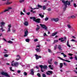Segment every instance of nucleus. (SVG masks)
<instances>
[{"label":"nucleus","instance_id":"nucleus-1","mask_svg":"<svg viewBox=\"0 0 77 77\" xmlns=\"http://www.w3.org/2000/svg\"><path fill=\"white\" fill-rule=\"evenodd\" d=\"M73 0H72L71 1L68 2V1H65L64 0H63L62 1V3H63L64 5L63 7H64L63 8L64 11L66 10V8H67V5L68 6L70 5V2H73Z\"/></svg>","mask_w":77,"mask_h":77},{"label":"nucleus","instance_id":"nucleus-2","mask_svg":"<svg viewBox=\"0 0 77 77\" xmlns=\"http://www.w3.org/2000/svg\"><path fill=\"white\" fill-rule=\"evenodd\" d=\"M39 66L40 68H41V71L42 72H44V71H43V69H47V66H43L42 65H39Z\"/></svg>","mask_w":77,"mask_h":77},{"label":"nucleus","instance_id":"nucleus-3","mask_svg":"<svg viewBox=\"0 0 77 77\" xmlns=\"http://www.w3.org/2000/svg\"><path fill=\"white\" fill-rule=\"evenodd\" d=\"M14 61H12L11 63V66H18L19 63L18 62H14Z\"/></svg>","mask_w":77,"mask_h":77},{"label":"nucleus","instance_id":"nucleus-4","mask_svg":"<svg viewBox=\"0 0 77 77\" xmlns=\"http://www.w3.org/2000/svg\"><path fill=\"white\" fill-rule=\"evenodd\" d=\"M1 74H2V75H5V76H6V77H10V76L7 73L5 72H1Z\"/></svg>","mask_w":77,"mask_h":77},{"label":"nucleus","instance_id":"nucleus-5","mask_svg":"<svg viewBox=\"0 0 77 77\" xmlns=\"http://www.w3.org/2000/svg\"><path fill=\"white\" fill-rule=\"evenodd\" d=\"M57 58H59L60 60H63V61H65V62H71V61H70L67 60H65L59 57H58Z\"/></svg>","mask_w":77,"mask_h":77},{"label":"nucleus","instance_id":"nucleus-6","mask_svg":"<svg viewBox=\"0 0 77 77\" xmlns=\"http://www.w3.org/2000/svg\"><path fill=\"white\" fill-rule=\"evenodd\" d=\"M40 26H41V27H42V28L45 29V30H47V27L45 25L40 24Z\"/></svg>","mask_w":77,"mask_h":77},{"label":"nucleus","instance_id":"nucleus-7","mask_svg":"<svg viewBox=\"0 0 77 77\" xmlns=\"http://www.w3.org/2000/svg\"><path fill=\"white\" fill-rule=\"evenodd\" d=\"M28 32L27 30V29H25V32H24L25 35H24V36L25 37H26V36H27L28 35Z\"/></svg>","mask_w":77,"mask_h":77},{"label":"nucleus","instance_id":"nucleus-8","mask_svg":"<svg viewBox=\"0 0 77 77\" xmlns=\"http://www.w3.org/2000/svg\"><path fill=\"white\" fill-rule=\"evenodd\" d=\"M5 24L6 23H5L3 22H0V24L1 25H0V26L1 27H3L2 26H5Z\"/></svg>","mask_w":77,"mask_h":77},{"label":"nucleus","instance_id":"nucleus-9","mask_svg":"<svg viewBox=\"0 0 77 77\" xmlns=\"http://www.w3.org/2000/svg\"><path fill=\"white\" fill-rule=\"evenodd\" d=\"M35 58L36 59V60H38V59H39V58H41V56H39L38 55L35 54Z\"/></svg>","mask_w":77,"mask_h":77},{"label":"nucleus","instance_id":"nucleus-10","mask_svg":"<svg viewBox=\"0 0 77 77\" xmlns=\"http://www.w3.org/2000/svg\"><path fill=\"white\" fill-rule=\"evenodd\" d=\"M20 59H21V57H20V55H17V58L16 60H20Z\"/></svg>","mask_w":77,"mask_h":77},{"label":"nucleus","instance_id":"nucleus-11","mask_svg":"<svg viewBox=\"0 0 77 77\" xmlns=\"http://www.w3.org/2000/svg\"><path fill=\"white\" fill-rule=\"evenodd\" d=\"M30 19H32L33 21H35L36 19V18L34 17H30Z\"/></svg>","mask_w":77,"mask_h":77},{"label":"nucleus","instance_id":"nucleus-12","mask_svg":"<svg viewBox=\"0 0 77 77\" xmlns=\"http://www.w3.org/2000/svg\"><path fill=\"white\" fill-rule=\"evenodd\" d=\"M63 39V38L62 37L61 38H59V41H60V40H61L60 41H61V42H63V41H65L64 39L62 40Z\"/></svg>","mask_w":77,"mask_h":77},{"label":"nucleus","instance_id":"nucleus-13","mask_svg":"<svg viewBox=\"0 0 77 77\" xmlns=\"http://www.w3.org/2000/svg\"><path fill=\"white\" fill-rule=\"evenodd\" d=\"M58 20H59V19L57 18L56 19H51L52 21H58Z\"/></svg>","mask_w":77,"mask_h":77},{"label":"nucleus","instance_id":"nucleus-14","mask_svg":"<svg viewBox=\"0 0 77 77\" xmlns=\"http://www.w3.org/2000/svg\"><path fill=\"white\" fill-rule=\"evenodd\" d=\"M40 20H41V19H36L35 22H36L37 23H39L40 22Z\"/></svg>","mask_w":77,"mask_h":77},{"label":"nucleus","instance_id":"nucleus-15","mask_svg":"<svg viewBox=\"0 0 77 77\" xmlns=\"http://www.w3.org/2000/svg\"><path fill=\"white\" fill-rule=\"evenodd\" d=\"M31 73L32 75H34V72H33V69H31Z\"/></svg>","mask_w":77,"mask_h":77},{"label":"nucleus","instance_id":"nucleus-16","mask_svg":"<svg viewBox=\"0 0 77 77\" xmlns=\"http://www.w3.org/2000/svg\"><path fill=\"white\" fill-rule=\"evenodd\" d=\"M52 60H53L52 59H51L48 60V63H49V64H51V62H52Z\"/></svg>","mask_w":77,"mask_h":77},{"label":"nucleus","instance_id":"nucleus-17","mask_svg":"<svg viewBox=\"0 0 77 77\" xmlns=\"http://www.w3.org/2000/svg\"><path fill=\"white\" fill-rule=\"evenodd\" d=\"M24 25V26H28V25L29 24V23L27 22H25L23 24Z\"/></svg>","mask_w":77,"mask_h":77},{"label":"nucleus","instance_id":"nucleus-18","mask_svg":"<svg viewBox=\"0 0 77 77\" xmlns=\"http://www.w3.org/2000/svg\"><path fill=\"white\" fill-rule=\"evenodd\" d=\"M35 50L37 52H40V51H41V50H40V48L35 49Z\"/></svg>","mask_w":77,"mask_h":77},{"label":"nucleus","instance_id":"nucleus-19","mask_svg":"<svg viewBox=\"0 0 77 77\" xmlns=\"http://www.w3.org/2000/svg\"><path fill=\"white\" fill-rule=\"evenodd\" d=\"M58 48H59V50H60V51H61L62 50V48L61 47V46H60V45H59L58 46Z\"/></svg>","mask_w":77,"mask_h":77},{"label":"nucleus","instance_id":"nucleus-20","mask_svg":"<svg viewBox=\"0 0 77 77\" xmlns=\"http://www.w3.org/2000/svg\"><path fill=\"white\" fill-rule=\"evenodd\" d=\"M12 3V2H8L6 3V5H11Z\"/></svg>","mask_w":77,"mask_h":77},{"label":"nucleus","instance_id":"nucleus-21","mask_svg":"<svg viewBox=\"0 0 77 77\" xmlns=\"http://www.w3.org/2000/svg\"><path fill=\"white\" fill-rule=\"evenodd\" d=\"M39 16H40V17H42V18H43L44 17V15H42V13L39 14Z\"/></svg>","mask_w":77,"mask_h":77},{"label":"nucleus","instance_id":"nucleus-22","mask_svg":"<svg viewBox=\"0 0 77 77\" xmlns=\"http://www.w3.org/2000/svg\"><path fill=\"white\" fill-rule=\"evenodd\" d=\"M0 30H2V32H4V31H5V29H3V27H1V28H0Z\"/></svg>","mask_w":77,"mask_h":77},{"label":"nucleus","instance_id":"nucleus-23","mask_svg":"<svg viewBox=\"0 0 77 77\" xmlns=\"http://www.w3.org/2000/svg\"><path fill=\"white\" fill-rule=\"evenodd\" d=\"M60 68H62V66H63V63H60Z\"/></svg>","mask_w":77,"mask_h":77},{"label":"nucleus","instance_id":"nucleus-24","mask_svg":"<svg viewBox=\"0 0 77 77\" xmlns=\"http://www.w3.org/2000/svg\"><path fill=\"white\" fill-rule=\"evenodd\" d=\"M56 34H57V32H55L54 33H52V36H55V35H56Z\"/></svg>","mask_w":77,"mask_h":77},{"label":"nucleus","instance_id":"nucleus-25","mask_svg":"<svg viewBox=\"0 0 77 77\" xmlns=\"http://www.w3.org/2000/svg\"><path fill=\"white\" fill-rule=\"evenodd\" d=\"M42 7L43 10H45L46 9V7L45 5L43 6Z\"/></svg>","mask_w":77,"mask_h":77},{"label":"nucleus","instance_id":"nucleus-26","mask_svg":"<svg viewBox=\"0 0 77 77\" xmlns=\"http://www.w3.org/2000/svg\"><path fill=\"white\" fill-rule=\"evenodd\" d=\"M48 72H49V73H50V74H52L53 73V71H48Z\"/></svg>","mask_w":77,"mask_h":77},{"label":"nucleus","instance_id":"nucleus-27","mask_svg":"<svg viewBox=\"0 0 77 77\" xmlns=\"http://www.w3.org/2000/svg\"><path fill=\"white\" fill-rule=\"evenodd\" d=\"M4 56L6 57H8V56H9V55L7 54H5L4 55Z\"/></svg>","mask_w":77,"mask_h":77},{"label":"nucleus","instance_id":"nucleus-28","mask_svg":"<svg viewBox=\"0 0 77 77\" xmlns=\"http://www.w3.org/2000/svg\"><path fill=\"white\" fill-rule=\"evenodd\" d=\"M58 62L56 61H55L54 62V64L55 65H58Z\"/></svg>","mask_w":77,"mask_h":77},{"label":"nucleus","instance_id":"nucleus-29","mask_svg":"<svg viewBox=\"0 0 77 77\" xmlns=\"http://www.w3.org/2000/svg\"><path fill=\"white\" fill-rule=\"evenodd\" d=\"M26 42H29L30 41V39H29L28 38H27L26 39Z\"/></svg>","mask_w":77,"mask_h":77},{"label":"nucleus","instance_id":"nucleus-30","mask_svg":"<svg viewBox=\"0 0 77 77\" xmlns=\"http://www.w3.org/2000/svg\"><path fill=\"white\" fill-rule=\"evenodd\" d=\"M37 75H38V77H41V74H40V73H37Z\"/></svg>","mask_w":77,"mask_h":77},{"label":"nucleus","instance_id":"nucleus-31","mask_svg":"<svg viewBox=\"0 0 77 77\" xmlns=\"http://www.w3.org/2000/svg\"><path fill=\"white\" fill-rule=\"evenodd\" d=\"M8 9L9 11L10 9H12V7H8Z\"/></svg>","mask_w":77,"mask_h":77},{"label":"nucleus","instance_id":"nucleus-32","mask_svg":"<svg viewBox=\"0 0 77 77\" xmlns=\"http://www.w3.org/2000/svg\"><path fill=\"white\" fill-rule=\"evenodd\" d=\"M8 11H9V9H6L4 11H3V12H2V13H3V12H7Z\"/></svg>","mask_w":77,"mask_h":77},{"label":"nucleus","instance_id":"nucleus-33","mask_svg":"<svg viewBox=\"0 0 77 77\" xmlns=\"http://www.w3.org/2000/svg\"><path fill=\"white\" fill-rule=\"evenodd\" d=\"M24 0H20L19 2L20 3H23V2H24Z\"/></svg>","mask_w":77,"mask_h":77},{"label":"nucleus","instance_id":"nucleus-34","mask_svg":"<svg viewBox=\"0 0 77 77\" xmlns=\"http://www.w3.org/2000/svg\"><path fill=\"white\" fill-rule=\"evenodd\" d=\"M46 74L47 75H51V74L48 72V71L47 72H46Z\"/></svg>","mask_w":77,"mask_h":77},{"label":"nucleus","instance_id":"nucleus-35","mask_svg":"<svg viewBox=\"0 0 77 77\" xmlns=\"http://www.w3.org/2000/svg\"><path fill=\"white\" fill-rule=\"evenodd\" d=\"M48 51L49 53H52V52L51 51V50L49 49H48Z\"/></svg>","mask_w":77,"mask_h":77},{"label":"nucleus","instance_id":"nucleus-36","mask_svg":"<svg viewBox=\"0 0 77 77\" xmlns=\"http://www.w3.org/2000/svg\"><path fill=\"white\" fill-rule=\"evenodd\" d=\"M8 43H11V44H12V43H13V42L12 41H11L10 40L8 41Z\"/></svg>","mask_w":77,"mask_h":77},{"label":"nucleus","instance_id":"nucleus-37","mask_svg":"<svg viewBox=\"0 0 77 77\" xmlns=\"http://www.w3.org/2000/svg\"><path fill=\"white\" fill-rule=\"evenodd\" d=\"M42 76L43 77H46V75L44 74H43Z\"/></svg>","mask_w":77,"mask_h":77},{"label":"nucleus","instance_id":"nucleus-38","mask_svg":"<svg viewBox=\"0 0 77 77\" xmlns=\"http://www.w3.org/2000/svg\"><path fill=\"white\" fill-rule=\"evenodd\" d=\"M38 8H42V6H41V5H38Z\"/></svg>","mask_w":77,"mask_h":77},{"label":"nucleus","instance_id":"nucleus-39","mask_svg":"<svg viewBox=\"0 0 77 77\" xmlns=\"http://www.w3.org/2000/svg\"><path fill=\"white\" fill-rule=\"evenodd\" d=\"M11 32V29L9 28H8V29L7 30V32Z\"/></svg>","mask_w":77,"mask_h":77},{"label":"nucleus","instance_id":"nucleus-40","mask_svg":"<svg viewBox=\"0 0 77 77\" xmlns=\"http://www.w3.org/2000/svg\"><path fill=\"white\" fill-rule=\"evenodd\" d=\"M73 6L74 7H75V8H76L77 7V5H76V4L75 3H74L73 4Z\"/></svg>","mask_w":77,"mask_h":77},{"label":"nucleus","instance_id":"nucleus-41","mask_svg":"<svg viewBox=\"0 0 77 77\" xmlns=\"http://www.w3.org/2000/svg\"><path fill=\"white\" fill-rule=\"evenodd\" d=\"M34 42H36L37 41H38V39H35L34 40Z\"/></svg>","mask_w":77,"mask_h":77},{"label":"nucleus","instance_id":"nucleus-42","mask_svg":"<svg viewBox=\"0 0 77 77\" xmlns=\"http://www.w3.org/2000/svg\"><path fill=\"white\" fill-rule=\"evenodd\" d=\"M23 74L24 75L26 76L27 75V73L26 72H24L23 73Z\"/></svg>","mask_w":77,"mask_h":77},{"label":"nucleus","instance_id":"nucleus-43","mask_svg":"<svg viewBox=\"0 0 77 77\" xmlns=\"http://www.w3.org/2000/svg\"><path fill=\"white\" fill-rule=\"evenodd\" d=\"M20 15H24V14L23 12H22V11H21V12H20Z\"/></svg>","mask_w":77,"mask_h":77},{"label":"nucleus","instance_id":"nucleus-44","mask_svg":"<svg viewBox=\"0 0 77 77\" xmlns=\"http://www.w3.org/2000/svg\"><path fill=\"white\" fill-rule=\"evenodd\" d=\"M12 32L13 33H15V32H16V30L15 29H13L12 31Z\"/></svg>","mask_w":77,"mask_h":77},{"label":"nucleus","instance_id":"nucleus-45","mask_svg":"<svg viewBox=\"0 0 77 77\" xmlns=\"http://www.w3.org/2000/svg\"><path fill=\"white\" fill-rule=\"evenodd\" d=\"M57 47V45H55L54 47V50H56V47Z\"/></svg>","mask_w":77,"mask_h":77},{"label":"nucleus","instance_id":"nucleus-46","mask_svg":"<svg viewBox=\"0 0 77 77\" xmlns=\"http://www.w3.org/2000/svg\"><path fill=\"white\" fill-rule=\"evenodd\" d=\"M10 69L11 70V71H14V70H12V67H10Z\"/></svg>","mask_w":77,"mask_h":77},{"label":"nucleus","instance_id":"nucleus-47","mask_svg":"<svg viewBox=\"0 0 77 77\" xmlns=\"http://www.w3.org/2000/svg\"><path fill=\"white\" fill-rule=\"evenodd\" d=\"M49 68H51V69H53V68H51V65H50L49 66Z\"/></svg>","mask_w":77,"mask_h":77},{"label":"nucleus","instance_id":"nucleus-48","mask_svg":"<svg viewBox=\"0 0 77 77\" xmlns=\"http://www.w3.org/2000/svg\"><path fill=\"white\" fill-rule=\"evenodd\" d=\"M67 26L68 27V28H69V29L71 28V26H70V25H67Z\"/></svg>","mask_w":77,"mask_h":77},{"label":"nucleus","instance_id":"nucleus-49","mask_svg":"<svg viewBox=\"0 0 77 77\" xmlns=\"http://www.w3.org/2000/svg\"><path fill=\"white\" fill-rule=\"evenodd\" d=\"M63 56L64 57H67V56H66V55L65 54H64Z\"/></svg>","mask_w":77,"mask_h":77},{"label":"nucleus","instance_id":"nucleus-50","mask_svg":"<svg viewBox=\"0 0 77 77\" xmlns=\"http://www.w3.org/2000/svg\"><path fill=\"white\" fill-rule=\"evenodd\" d=\"M58 42V40H55L54 41V43H56V42Z\"/></svg>","mask_w":77,"mask_h":77},{"label":"nucleus","instance_id":"nucleus-51","mask_svg":"<svg viewBox=\"0 0 77 77\" xmlns=\"http://www.w3.org/2000/svg\"><path fill=\"white\" fill-rule=\"evenodd\" d=\"M71 17L72 18H75V16H72Z\"/></svg>","mask_w":77,"mask_h":77},{"label":"nucleus","instance_id":"nucleus-52","mask_svg":"<svg viewBox=\"0 0 77 77\" xmlns=\"http://www.w3.org/2000/svg\"><path fill=\"white\" fill-rule=\"evenodd\" d=\"M31 65V64H28L27 65V67H30V66Z\"/></svg>","mask_w":77,"mask_h":77},{"label":"nucleus","instance_id":"nucleus-53","mask_svg":"<svg viewBox=\"0 0 77 77\" xmlns=\"http://www.w3.org/2000/svg\"><path fill=\"white\" fill-rule=\"evenodd\" d=\"M67 45L69 48H70V47H71V46L69 45V44H67Z\"/></svg>","mask_w":77,"mask_h":77},{"label":"nucleus","instance_id":"nucleus-54","mask_svg":"<svg viewBox=\"0 0 77 77\" xmlns=\"http://www.w3.org/2000/svg\"><path fill=\"white\" fill-rule=\"evenodd\" d=\"M45 21H47V20H48V17H46L45 18Z\"/></svg>","mask_w":77,"mask_h":77},{"label":"nucleus","instance_id":"nucleus-55","mask_svg":"<svg viewBox=\"0 0 77 77\" xmlns=\"http://www.w3.org/2000/svg\"><path fill=\"white\" fill-rule=\"evenodd\" d=\"M26 14H27V15H30V12L27 13H26Z\"/></svg>","mask_w":77,"mask_h":77},{"label":"nucleus","instance_id":"nucleus-56","mask_svg":"<svg viewBox=\"0 0 77 77\" xmlns=\"http://www.w3.org/2000/svg\"><path fill=\"white\" fill-rule=\"evenodd\" d=\"M20 65H21V66H25V65H23V64H22L21 63H20Z\"/></svg>","mask_w":77,"mask_h":77},{"label":"nucleus","instance_id":"nucleus-57","mask_svg":"<svg viewBox=\"0 0 77 77\" xmlns=\"http://www.w3.org/2000/svg\"><path fill=\"white\" fill-rule=\"evenodd\" d=\"M8 27L9 28H10V27H11V24L8 25Z\"/></svg>","mask_w":77,"mask_h":77},{"label":"nucleus","instance_id":"nucleus-58","mask_svg":"<svg viewBox=\"0 0 77 77\" xmlns=\"http://www.w3.org/2000/svg\"><path fill=\"white\" fill-rule=\"evenodd\" d=\"M40 28L39 27H37L36 28V30H39V29Z\"/></svg>","mask_w":77,"mask_h":77},{"label":"nucleus","instance_id":"nucleus-59","mask_svg":"<svg viewBox=\"0 0 77 77\" xmlns=\"http://www.w3.org/2000/svg\"><path fill=\"white\" fill-rule=\"evenodd\" d=\"M43 36H47V34L46 33H44Z\"/></svg>","mask_w":77,"mask_h":77},{"label":"nucleus","instance_id":"nucleus-60","mask_svg":"<svg viewBox=\"0 0 77 77\" xmlns=\"http://www.w3.org/2000/svg\"><path fill=\"white\" fill-rule=\"evenodd\" d=\"M71 41H73V42H76L75 41V40L74 39H72L71 40Z\"/></svg>","mask_w":77,"mask_h":77},{"label":"nucleus","instance_id":"nucleus-61","mask_svg":"<svg viewBox=\"0 0 77 77\" xmlns=\"http://www.w3.org/2000/svg\"><path fill=\"white\" fill-rule=\"evenodd\" d=\"M48 11H51V8H48Z\"/></svg>","mask_w":77,"mask_h":77},{"label":"nucleus","instance_id":"nucleus-62","mask_svg":"<svg viewBox=\"0 0 77 77\" xmlns=\"http://www.w3.org/2000/svg\"><path fill=\"white\" fill-rule=\"evenodd\" d=\"M64 65H65V66H67V64L66 63H64Z\"/></svg>","mask_w":77,"mask_h":77},{"label":"nucleus","instance_id":"nucleus-63","mask_svg":"<svg viewBox=\"0 0 77 77\" xmlns=\"http://www.w3.org/2000/svg\"><path fill=\"white\" fill-rule=\"evenodd\" d=\"M68 55H69V56H72V55H73V54L70 53V54H69Z\"/></svg>","mask_w":77,"mask_h":77},{"label":"nucleus","instance_id":"nucleus-64","mask_svg":"<svg viewBox=\"0 0 77 77\" xmlns=\"http://www.w3.org/2000/svg\"><path fill=\"white\" fill-rule=\"evenodd\" d=\"M21 72V71L20 70H18L17 71V73H20V72Z\"/></svg>","mask_w":77,"mask_h":77}]
</instances>
